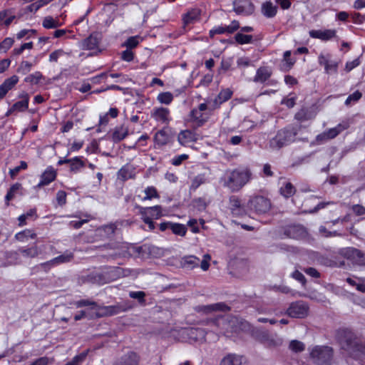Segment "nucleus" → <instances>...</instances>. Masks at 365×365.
Masks as SVG:
<instances>
[{
  "instance_id": "63",
  "label": "nucleus",
  "mask_w": 365,
  "mask_h": 365,
  "mask_svg": "<svg viewBox=\"0 0 365 365\" xmlns=\"http://www.w3.org/2000/svg\"><path fill=\"white\" fill-rule=\"evenodd\" d=\"M352 23L355 24H362L365 22V15L359 12H354L351 14Z\"/></svg>"
},
{
  "instance_id": "28",
  "label": "nucleus",
  "mask_w": 365,
  "mask_h": 365,
  "mask_svg": "<svg viewBox=\"0 0 365 365\" xmlns=\"http://www.w3.org/2000/svg\"><path fill=\"white\" fill-rule=\"evenodd\" d=\"M100 41L101 38L98 37V34L93 33L83 41V48L86 50L96 49L99 46Z\"/></svg>"
},
{
  "instance_id": "33",
  "label": "nucleus",
  "mask_w": 365,
  "mask_h": 365,
  "mask_svg": "<svg viewBox=\"0 0 365 365\" xmlns=\"http://www.w3.org/2000/svg\"><path fill=\"white\" fill-rule=\"evenodd\" d=\"M38 63V61L37 59V56L34 58V60L33 62H30L29 61H22L19 67L16 69V72L21 75H26L29 72L31 71L32 67L34 66H36Z\"/></svg>"
},
{
  "instance_id": "23",
  "label": "nucleus",
  "mask_w": 365,
  "mask_h": 365,
  "mask_svg": "<svg viewBox=\"0 0 365 365\" xmlns=\"http://www.w3.org/2000/svg\"><path fill=\"white\" fill-rule=\"evenodd\" d=\"M220 365H248V363L242 355L227 354L222 359Z\"/></svg>"
},
{
  "instance_id": "52",
  "label": "nucleus",
  "mask_w": 365,
  "mask_h": 365,
  "mask_svg": "<svg viewBox=\"0 0 365 365\" xmlns=\"http://www.w3.org/2000/svg\"><path fill=\"white\" fill-rule=\"evenodd\" d=\"M173 95L170 92H162L157 96V100L163 104L170 105L173 101Z\"/></svg>"
},
{
  "instance_id": "62",
  "label": "nucleus",
  "mask_w": 365,
  "mask_h": 365,
  "mask_svg": "<svg viewBox=\"0 0 365 365\" xmlns=\"http://www.w3.org/2000/svg\"><path fill=\"white\" fill-rule=\"evenodd\" d=\"M188 158L189 155L187 154L175 155L171 160V163L173 165L179 166L182 163L183 161L187 160Z\"/></svg>"
},
{
  "instance_id": "35",
  "label": "nucleus",
  "mask_w": 365,
  "mask_h": 365,
  "mask_svg": "<svg viewBox=\"0 0 365 365\" xmlns=\"http://www.w3.org/2000/svg\"><path fill=\"white\" fill-rule=\"evenodd\" d=\"M346 254L349 257L356 261L358 264H365V254L362 251L356 248H350Z\"/></svg>"
},
{
  "instance_id": "36",
  "label": "nucleus",
  "mask_w": 365,
  "mask_h": 365,
  "mask_svg": "<svg viewBox=\"0 0 365 365\" xmlns=\"http://www.w3.org/2000/svg\"><path fill=\"white\" fill-rule=\"evenodd\" d=\"M200 259L197 257L190 255L182 258L181 264L183 268L192 269L199 266Z\"/></svg>"
},
{
  "instance_id": "22",
  "label": "nucleus",
  "mask_w": 365,
  "mask_h": 365,
  "mask_svg": "<svg viewBox=\"0 0 365 365\" xmlns=\"http://www.w3.org/2000/svg\"><path fill=\"white\" fill-rule=\"evenodd\" d=\"M309 34L311 38L328 41L336 36V31L335 29L311 30Z\"/></svg>"
},
{
  "instance_id": "25",
  "label": "nucleus",
  "mask_w": 365,
  "mask_h": 365,
  "mask_svg": "<svg viewBox=\"0 0 365 365\" xmlns=\"http://www.w3.org/2000/svg\"><path fill=\"white\" fill-rule=\"evenodd\" d=\"M319 63L324 68V72L327 74L337 73L339 63L335 61H330L323 54L319 56Z\"/></svg>"
},
{
  "instance_id": "31",
  "label": "nucleus",
  "mask_w": 365,
  "mask_h": 365,
  "mask_svg": "<svg viewBox=\"0 0 365 365\" xmlns=\"http://www.w3.org/2000/svg\"><path fill=\"white\" fill-rule=\"evenodd\" d=\"M84 158L83 156H76L71 158V161L69 164L70 172L72 173H79L82 168L86 167V161L87 159L83 160Z\"/></svg>"
},
{
  "instance_id": "45",
  "label": "nucleus",
  "mask_w": 365,
  "mask_h": 365,
  "mask_svg": "<svg viewBox=\"0 0 365 365\" xmlns=\"http://www.w3.org/2000/svg\"><path fill=\"white\" fill-rule=\"evenodd\" d=\"M19 80V78L16 75H13L12 76L5 79L1 85L4 88L6 92L9 93V91L12 90L18 83Z\"/></svg>"
},
{
  "instance_id": "47",
  "label": "nucleus",
  "mask_w": 365,
  "mask_h": 365,
  "mask_svg": "<svg viewBox=\"0 0 365 365\" xmlns=\"http://www.w3.org/2000/svg\"><path fill=\"white\" fill-rule=\"evenodd\" d=\"M34 48V43L32 41L24 43L19 47L14 48L11 53V56L14 58L23 53L26 49H32Z\"/></svg>"
},
{
  "instance_id": "21",
  "label": "nucleus",
  "mask_w": 365,
  "mask_h": 365,
  "mask_svg": "<svg viewBox=\"0 0 365 365\" xmlns=\"http://www.w3.org/2000/svg\"><path fill=\"white\" fill-rule=\"evenodd\" d=\"M233 95L230 88L222 89L212 103V109H219L222 104L229 101Z\"/></svg>"
},
{
  "instance_id": "4",
  "label": "nucleus",
  "mask_w": 365,
  "mask_h": 365,
  "mask_svg": "<svg viewBox=\"0 0 365 365\" xmlns=\"http://www.w3.org/2000/svg\"><path fill=\"white\" fill-rule=\"evenodd\" d=\"M303 128L304 127L302 125L298 123L289 125L279 130L275 136L269 141L270 148L279 150L293 143L296 136Z\"/></svg>"
},
{
  "instance_id": "32",
  "label": "nucleus",
  "mask_w": 365,
  "mask_h": 365,
  "mask_svg": "<svg viewBox=\"0 0 365 365\" xmlns=\"http://www.w3.org/2000/svg\"><path fill=\"white\" fill-rule=\"evenodd\" d=\"M74 258V254L70 250H66L62 255H60L52 259L56 266L61 264L71 262Z\"/></svg>"
},
{
  "instance_id": "51",
  "label": "nucleus",
  "mask_w": 365,
  "mask_h": 365,
  "mask_svg": "<svg viewBox=\"0 0 365 365\" xmlns=\"http://www.w3.org/2000/svg\"><path fill=\"white\" fill-rule=\"evenodd\" d=\"M139 36H133L128 37L125 42L121 44V47H125L129 49L136 48L139 44Z\"/></svg>"
},
{
  "instance_id": "2",
  "label": "nucleus",
  "mask_w": 365,
  "mask_h": 365,
  "mask_svg": "<svg viewBox=\"0 0 365 365\" xmlns=\"http://www.w3.org/2000/svg\"><path fill=\"white\" fill-rule=\"evenodd\" d=\"M252 172L249 166H239L232 170H226L221 182L225 187L232 192L241 190L252 179Z\"/></svg>"
},
{
  "instance_id": "44",
  "label": "nucleus",
  "mask_w": 365,
  "mask_h": 365,
  "mask_svg": "<svg viewBox=\"0 0 365 365\" xmlns=\"http://www.w3.org/2000/svg\"><path fill=\"white\" fill-rule=\"evenodd\" d=\"M145 196L142 198L143 201L151 200L154 198H160V195L154 186H148L144 190Z\"/></svg>"
},
{
  "instance_id": "14",
  "label": "nucleus",
  "mask_w": 365,
  "mask_h": 365,
  "mask_svg": "<svg viewBox=\"0 0 365 365\" xmlns=\"http://www.w3.org/2000/svg\"><path fill=\"white\" fill-rule=\"evenodd\" d=\"M151 118L156 122L167 125L172 120L170 109L164 107L154 108L151 112Z\"/></svg>"
},
{
  "instance_id": "34",
  "label": "nucleus",
  "mask_w": 365,
  "mask_h": 365,
  "mask_svg": "<svg viewBox=\"0 0 365 365\" xmlns=\"http://www.w3.org/2000/svg\"><path fill=\"white\" fill-rule=\"evenodd\" d=\"M128 135V130L127 128H124L123 125L120 127H115L112 133L111 138L114 143H119Z\"/></svg>"
},
{
  "instance_id": "5",
  "label": "nucleus",
  "mask_w": 365,
  "mask_h": 365,
  "mask_svg": "<svg viewBox=\"0 0 365 365\" xmlns=\"http://www.w3.org/2000/svg\"><path fill=\"white\" fill-rule=\"evenodd\" d=\"M235 317L231 315H218L214 318L210 319L207 324L212 328L217 335L222 334L227 336L235 331Z\"/></svg>"
},
{
  "instance_id": "53",
  "label": "nucleus",
  "mask_w": 365,
  "mask_h": 365,
  "mask_svg": "<svg viewBox=\"0 0 365 365\" xmlns=\"http://www.w3.org/2000/svg\"><path fill=\"white\" fill-rule=\"evenodd\" d=\"M42 25L45 29H56L60 26L58 21L55 20L52 16H46L43 19Z\"/></svg>"
},
{
  "instance_id": "15",
  "label": "nucleus",
  "mask_w": 365,
  "mask_h": 365,
  "mask_svg": "<svg viewBox=\"0 0 365 365\" xmlns=\"http://www.w3.org/2000/svg\"><path fill=\"white\" fill-rule=\"evenodd\" d=\"M139 214L142 217H148L152 220H158L163 216V207L161 205H155L152 207L138 206Z\"/></svg>"
},
{
  "instance_id": "59",
  "label": "nucleus",
  "mask_w": 365,
  "mask_h": 365,
  "mask_svg": "<svg viewBox=\"0 0 365 365\" xmlns=\"http://www.w3.org/2000/svg\"><path fill=\"white\" fill-rule=\"evenodd\" d=\"M206 181V179L204 175H198L194 178L192 180L191 183V189L195 190L197 189L201 185L204 184Z\"/></svg>"
},
{
  "instance_id": "30",
  "label": "nucleus",
  "mask_w": 365,
  "mask_h": 365,
  "mask_svg": "<svg viewBox=\"0 0 365 365\" xmlns=\"http://www.w3.org/2000/svg\"><path fill=\"white\" fill-rule=\"evenodd\" d=\"M135 177V168L133 165L127 163L122 166L121 168L118 171V179L126 181L129 179H132Z\"/></svg>"
},
{
  "instance_id": "57",
  "label": "nucleus",
  "mask_w": 365,
  "mask_h": 365,
  "mask_svg": "<svg viewBox=\"0 0 365 365\" xmlns=\"http://www.w3.org/2000/svg\"><path fill=\"white\" fill-rule=\"evenodd\" d=\"M14 43V40L12 38L6 37L2 41L0 42V51L1 52L6 53L9 51Z\"/></svg>"
},
{
  "instance_id": "55",
  "label": "nucleus",
  "mask_w": 365,
  "mask_h": 365,
  "mask_svg": "<svg viewBox=\"0 0 365 365\" xmlns=\"http://www.w3.org/2000/svg\"><path fill=\"white\" fill-rule=\"evenodd\" d=\"M289 348L293 352L299 353L305 349V345L303 342L298 340H292L289 342Z\"/></svg>"
},
{
  "instance_id": "41",
  "label": "nucleus",
  "mask_w": 365,
  "mask_h": 365,
  "mask_svg": "<svg viewBox=\"0 0 365 365\" xmlns=\"http://www.w3.org/2000/svg\"><path fill=\"white\" fill-rule=\"evenodd\" d=\"M263 338L265 346L269 348L278 347L282 344V339L279 337H273L266 334Z\"/></svg>"
},
{
  "instance_id": "17",
  "label": "nucleus",
  "mask_w": 365,
  "mask_h": 365,
  "mask_svg": "<svg viewBox=\"0 0 365 365\" xmlns=\"http://www.w3.org/2000/svg\"><path fill=\"white\" fill-rule=\"evenodd\" d=\"M284 234L287 237L301 239L306 236V229L301 225H289L284 227Z\"/></svg>"
},
{
  "instance_id": "24",
  "label": "nucleus",
  "mask_w": 365,
  "mask_h": 365,
  "mask_svg": "<svg viewBox=\"0 0 365 365\" xmlns=\"http://www.w3.org/2000/svg\"><path fill=\"white\" fill-rule=\"evenodd\" d=\"M231 308L225 302H217L215 304L199 306L197 310L205 314L213 312H229Z\"/></svg>"
},
{
  "instance_id": "40",
  "label": "nucleus",
  "mask_w": 365,
  "mask_h": 365,
  "mask_svg": "<svg viewBox=\"0 0 365 365\" xmlns=\"http://www.w3.org/2000/svg\"><path fill=\"white\" fill-rule=\"evenodd\" d=\"M36 237V234L34 230L26 229L23 231L19 232L15 235V238L18 241L24 242L28 240L29 239H35Z\"/></svg>"
},
{
  "instance_id": "39",
  "label": "nucleus",
  "mask_w": 365,
  "mask_h": 365,
  "mask_svg": "<svg viewBox=\"0 0 365 365\" xmlns=\"http://www.w3.org/2000/svg\"><path fill=\"white\" fill-rule=\"evenodd\" d=\"M312 113L310 109L307 107H302L294 115V119L302 123L311 119Z\"/></svg>"
},
{
  "instance_id": "9",
  "label": "nucleus",
  "mask_w": 365,
  "mask_h": 365,
  "mask_svg": "<svg viewBox=\"0 0 365 365\" xmlns=\"http://www.w3.org/2000/svg\"><path fill=\"white\" fill-rule=\"evenodd\" d=\"M309 311L308 304L299 300L292 302L284 313L292 318L304 319L307 317Z\"/></svg>"
},
{
  "instance_id": "10",
  "label": "nucleus",
  "mask_w": 365,
  "mask_h": 365,
  "mask_svg": "<svg viewBox=\"0 0 365 365\" xmlns=\"http://www.w3.org/2000/svg\"><path fill=\"white\" fill-rule=\"evenodd\" d=\"M153 140L155 144L160 148L172 144L175 140V133L170 128L166 126L155 133Z\"/></svg>"
},
{
  "instance_id": "6",
  "label": "nucleus",
  "mask_w": 365,
  "mask_h": 365,
  "mask_svg": "<svg viewBox=\"0 0 365 365\" xmlns=\"http://www.w3.org/2000/svg\"><path fill=\"white\" fill-rule=\"evenodd\" d=\"M214 110L212 106L209 107L205 102L193 108L188 115L191 127L194 129L202 127L209 120Z\"/></svg>"
},
{
  "instance_id": "60",
  "label": "nucleus",
  "mask_w": 365,
  "mask_h": 365,
  "mask_svg": "<svg viewBox=\"0 0 365 365\" xmlns=\"http://www.w3.org/2000/svg\"><path fill=\"white\" fill-rule=\"evenodd\" d=\"M362 96V93L359 91H356L350 94L345 101V105L349 106L351 102L356 103L359 101Z\"/></svg>"
},
{
  "instance_id": "48",
  "label": "nucleus",
  "mask_w": 365,
  "mask_h": 365,
  "mask_svg": "<svg viewBox=\"0 0 365 365\" xmlns=\"http://www.w3.org/2000/svg\"><path fill=\"white\" fill-rule=\"evenodd\" d=\"M19 251L24 257H26L34 258L38 255V251L36 246L21 247Z\"/></svg>"
},
{
  "instance_id": "20",
  "label": "nucleus",
  "mask_w": 365,
  "mask_h": 365,
  "mask_svg": "<svg viewBox=\"0 0 365 365\" xmlns=\"http://www.w3.org/2000/svg\"><path fill=\"white\" fill-rule=\"evenodd\" d=\"M19 98L23 99L14 103L6 112V115H9L14 112H24L28 109L29 103V94L27 93H24L19 96Z\"/></svg>"
},
{
  "instance_id": "43",
  "label": "nucleus",
  "mask_w": 365,
  "mask_h": 365,
  "mask_svg": "<svg viewBox=\"0 0 365 365\" xmlns=\"http://www.w3.org/2000/svg\"><path fill=\"white\" fill-rule=\"evenodd\" d=\"M171 232L178 236L184 237L185 236L187 229L183 224L178 222H172L170 226Z\"/></svg>"
},
{
  "instance_id": "49",
  "label": "nucleus",
  "mask_w": 365,
  "mask_h": 365,
  "mask_svg": "<svg viewBox=\"0 0 365 365\" xmlns=\"http://www.w3.org/2000/svg\"><path fill=\"white\" fill-rule=\"evenodd\" d=\"M43 78V75L40 71H35L34 73L28 75L24 78V82L29 83L32 85L38 84Z\"/></svg>"
},
{
  "instance_id": "11",
  "label": "nucleus",
  "mask_w": 365,
  "mask_h": 365,
  "mask_svg": "<svg viewBox=\"0 0 365 365\" xmlns=\"http://www.w3.org/2000/svg\"><path fill=\"white\" fill-rule=\"evenodd\" d=\"M202 10L198 7L187 9L186 12L182 15V29L184 30L190 29V26L195 24L200 20Z\"/></svg>"
},
{
  "instance_id": "58",
  "label": "nucleus",
  "mask_w": 365,
  "mask_h": 365,
  "mask_svg": "<svg viewBox=\"0 0 365 365\" xmlns=\"http://www.w3.org/2000/svg\"><path fill=\"white\" fill-rule=\"evenodd\" d=\"M135 53L132 49L127 48L120 53V59L125 62H131L134 60Z\"/></svg>"
},
{
  "instance_id": "37",
  "label": "nucleus",
  "mask_w": 365,
  "mask_h": 365,
  "mask_svg": "<svg viewBox=\"0 0 365 365\" xmlns=\"http://www.w3.org/2000/svg\"><path fill=\"white\" fill-rule=\"evenodd\" d=\"M83 282L92 284H103L104 277L103 274L96 272H92L83 277Z\"/></svg>"
},
{
  "instance_id": "50",
  "label": "nucleus",
  "mask_w": 365,
  "mask_h": 365,
  "mask_svg": "<svg viewBox=\"0 0 365 365\" xmlns=\"http://www.w3.org/2000/svg\"><path fill=\"white\" fill-rule=\"evenodd\" d=\"M21 187V184L19 182H16L13 184L10 188L8 190L6 195L5 196V201L7 205H9V202L11 200L14 196L16 192Z\"/></svg>"
},
{
  "instance_id": "27",
  "label": "nucleus",
  "mask_w": 365,
  "mask_h": 365,
  "mask_svg": "<svg viewBox=\"0 0 365 365\" xmlns=\"http://www.w3.org/2000/svg\"><path fill=\"white\" fill-rule=\"evenodd\" d=\"M196 133L190 130H181L178 135V141L182 146H187L197 140Z\"/></svg>"
},
{
  "instance_id": "46",
  "label": "nucleus",
  "mask_w": 365,
  "mask_h": 365,
  "mask_svg": "<svg viewBox=\"0 0 365 365\" xmlns=\"http://www.w3.org/2000/svg\"><path fill=\"white\" fill-rule=\"evenodd\" d=\"M235 41L240 45L248 44L252 43V35L238 32L235 35Z\"/></svg>"
},
{
  "instance_id": "38",
  "label": "nucleus",
  "mask_w": 365,
  "mask_h": 365,
  "mask_svg": "<svg viewBox=\"0 0 365 365\" xmlns=\"http://www.w3.org/2000/svg\"><path fill=\"white\" fill-rule=\"evenodd\" d=\"M296 187L290 182H286L279 188L280 194L287 199L292 197L296 193Z\"/></svg>"
},
{
  "instance_id": "19",
  "label": "nucleus",
  "mask_w": 365,
  "mask_h": 365,
  "mask_svg": "<svg viewBox=\"0 0 365 365\" xmlns=\"http://www.w3.org/2000/svg\"><path fill=\"white\" fill-rule=\"evenodd\" d=\"M56 170L52 166L47 167L41 175L40 181L37 184L36 187L41 188L49 185L56 179Z\"/></svg>"
},
{
  "instance_id": "1",
  "label": "nucleus",
  "mask_w": 365,
  "mask_h": 365,
  "mask_svg": "<svg viewBox=\"0 0 365 365\" xmlns=\"http://www.w3.org/2000/svg\"><path fill=\"white\" fill-rule=\"evenodd\" d=\"M336 339L341 349L349 357L359 361H365V344L361 339L349 328H339L336 333Z\"/></svg>"
},
{
  "instance_id": "42",
  "label": "nucleus",
  "mask_w": 365,
  "mask_h": 365,
  "mask_svg": "<svg viewBox=\"0 0 365 365\" xmlns=\"http://www.w3.org/2000/svg\"><path fill=\"white\" fill-rule=\"evenodd\" d=\"M205 334V330L200 328H190L187 331V334L195 341L204 339Z\"/></svg>"
},
{
  "instance_id": "54",
  "label": "nucleus",
  "mask_w": 365,
  "mask_h": 365,
  "mask_svg": "<svg viewBox=\"0 0 365 365\" xmlns=\"http://www.w3.org/2000/svg\"><path fill=\"white\" fill-rule=\"evenodd\" d=\"M129 297L137 299L140 305L145 304V293L143 291H131L129 292Z\"/></svg>"
},
{
  "instance_id": "18",
  "label": "nucleus",
  "mask_w": 365,
  "mask_h": 365,
  "mask_svg": "<svg viewBox=\"0 0 365 365\" xmlns=\"http://www.w3.org/2000/svg\"><path fill=\"white\" fill-rule=\"evenodd\" d=\"M140 356L133 351H130L118 359L113 365H139Z\"/></svg>"
},
{
  "instance_id": "13",
  "label": "nucleus",
  "mask_w": 365,
  "mask_h": 365,
  "mask_svg": "<svg viewBox=\"0 0 365 365\" xmlns=\"http://www.w3.org/2000/svg\"><path fill=\"white\" fill-rule=\"evenodd\" d=\"M229 210L234 217H242L246 215L245 206L237 195H231L229 197Z\"/></svg>"
},
{
  "instance_id": "26",
  "label": "nucleus",
  "mask_w": 365,
  "mask_h": 365,
  "mask_svg": "<svg viewBox=\"0 0 365 365\" xmlns=\"http://www.w3.org/2000/svg\"><path fill=\"white\" fill-rule=\"evenodd\" d=\"M348 128V125L338 124L336 127L329 128L322 134L318 135L317 140H329L336 138L342 131Z\"/></svg>"
},
{
  "instance_id": "56",
  "label": "nucleus",
  "mask_w": 365,
  "mask_h": 365,
  "mask_svg": "<svg viewBox=\"0 0 365 365\" xmlns=\"http://www.w3.org/2000/svg\"><path fill=\"white\" fill-rule=\"evenodd\" d=\"M291 54H292V53L290 51H286L284 53L283 60L285 62V63L284 65L285 71L290 70L295 63V61H294L291 58Z\"/></svg>"
},
{
  "instance_id": "12",
  "label": "nucleus",
  "mask_w": 365,
  "mask_h": 365,
  "mask_svg": "<svg viewBox=\"0 0 365 365\" xmlns=\"http://www.w3.org/2000/svg\"><path fill=\"white\" fill-rule=\"evenodd\" d=\"M272 75V70L269 66H260L257 68L254 76L253 81L255 83H265L267 86H274L277 83L275 80H269Z\"/></svg>"
},
{
  "instance_id": "61",
  "label": "nucleus",
  "mask_w": 365,
  "mask_h": 365,
  "mask_svg": "<svg viewBox=\"0 0 365 365\" xmlns=\"http://www.w3.org/2000/svg\"><path fill=\"white\" fill-rule=\"evenodd\" d=\"M300 269L312 278L319 279L321 277L320 272L314 267H300Z\"/></svg>"
},
{
  "instance_id": "29",
  "label": "nucleus",
  "mask_w": 365,
  "mask_h": 365,
  "mask_svg": "<svg viewBox=\"0 0 365 365\" xmlns=\"http://www.w3.org/2000/svg\"><path fill=\"white\" fill-rule=\"evenodd\" d=\"M277 6L274 5L270 1L263 2L261 6L262 15L267 19L274 18L277 14Z\"/></svg>"
},
{
  "instance_id": "64",
  "label": "nucleus",
  "mask_w": 365,
  "mask_h": 365,
  "mask_svg": "<svg viewBox=\"0 0 365 365\" xmlns=\"http://www.w3.org/2000/svg\"><path fill=\"white\" fill-rule=\"evenodd\" d=\"M291 277L297 280V282H300L302 286H305L307 284V279L304 274L299 272V270L296 269L294 270L292 274Z\"/></svg>"
},
{
  "instance_id": "8",
  "label": "nucleus",
  "mask_w": 365,
  "mask_h": 365,
  "mask_svg": "<svg viewBox=\"0 0 365 365\" xmlns=\"http://www.w3.org/2000/svg\"><path fill=\"white\" fill-rule=\"evenodd\" d=\"M247 207L251 211L257 214H264L267 212L271 207L270 200L262 195H255L251 197L247 202Z\"/></svg>"
},
{
  "instance_id": "3",
  "label": "nucleus",
  "mask_w": 365,
  "mask_h": 365,
  "mask_svg": "<svg viewBox=\"0 0 365 365\" xmlns=\"http://www.w3.org/2000/svg\"><path fill=\"white\" fill-rule=\"evenodd\" d=\"M77 308L91 306V309L96 310L95 317L96 318H102L105 317H110L118 314L128 310L130 307H126L120 304H116L109 306H101L94 301L89 299H80L74 303Z\"/></svg>"
},
{
  "instance_id": "16",
  "label": "nucleus",
  "mask_w": 365,
  "mask_h": 365,
  "mask_svg": "<svg viewBox=\"0 0 365 365\" xmlns=\"http://www.w3.org/2000/svg\"><path fill=\"white\" fill-rule=\"evenodd\" d=\"M234 11L240 15H251L255 11V6L250 0H235Z\"/></svg>"
},
{
  "instance_id": "7",
  "label": "nucleus",
  "mask_w": 365,
  "mask_h": 365,
  "mask_svg": "<svg viewBox=\"0 0 365 365\" xmlns=\"http://www.w3.org/2000/svg\"><path fill=\"white\" fill-rule=\"evenodd\" d=\"M310 358L318 365H331L334 349L329 346L316 345L310 350Z\"/></svg>"
}]
</instances>
